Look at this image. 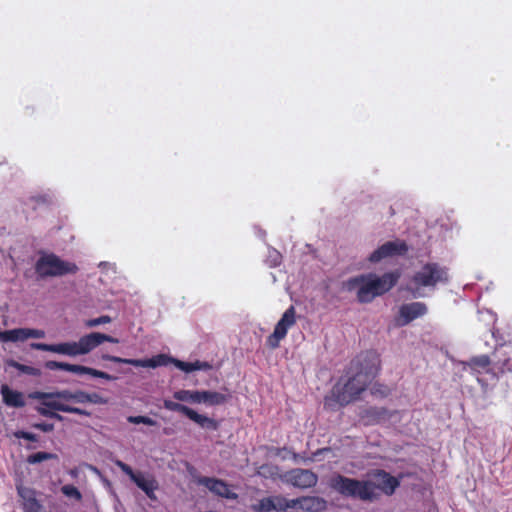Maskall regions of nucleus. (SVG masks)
Masks as SVG:
<instances>
[{"mask_svg":"<svg viewBox=\"0 0 512 512\" xmlns=\"http://www.w3.org/2000/svg\"><path fill=\"white\" fill-rule=\"evenodd\" d=\"M380 360L375 352H366L351 362L345 376L334 385L325 404L334 407L344 406L356 400L367 385L375 378Z\"/></svg>","mask_w":512,"mask_h":512,"instance_id":"nucleus-1","label":"nucleus"},{"mask_svg":"<svg viewBox=\"0 0 512 512\" xmlns=\"http://www.w3.org/2000/svg\"><path fill=\"white\" fill-rule=\"evenodd\" d=\"M104 342L119 343V340L104 333L90 332L82 335L77 341L54 344L31 343L30 347L34 350L47 351L74 359L91 353Z\"/></svg>","mask_w":512,"mask_h":512,"instance_id":"nucleus-2","label":"nucleus"},{"mask_svg":"<svg viewBox=\"0 0 512 512\" xmlns=\"http://www.w3.org/2000/svg\"><path fill=\"white\" fill-rule=\"evenodd\" d=\"M398 273H385L382 276L369 273L350 278L343 282V289L356 292L357 299L362 303L371 302L375 297L389 291L398 280Z\"/></svg>","mask_w":512,"mask_h":512,"instance_id":"nucleus-3","label":"nucleus"},{"mask_svg":"<svg viewBox=\"0 0 512 512\" xmlns=\"http://www.w3.org/2000/svg\"><path fill=\"white\" fill-rule=\"evenodd\" d=\"M449 281L448 269L438 263H426L412 278L411 291L415 297L425 296L424 290L433 291L439 284H447Z\"/></svg>","mask_w":512,"mask_h":512,"instance_id":"nucleus-4","label":"nucleus"},{"mask_svg":"<svg viewBox=\"0 0 512 512\" xmlns=\"http://www.w3.org/2000/svg\"><path fill=\"white\" fill-rule=\"evenodd\" d=\"M330 487L345 497L364 502L373 501V486L366 480H358L337 474L330 479Z\"/></svg>","mask_w":512,"mask_h":512,"instance_id":"nucleus-5","label":"nucleus"},{"mask_svg":"<svg viewBox=\"0 0 512 512\" xmlns=\"http://www.w3.org/2000/svg\"><path fill=\"white\" fill-rule=\"evenodd\" d=\"M103 360L114 362V363H122V364H128L135 367H144V368H157L160 366H166L169 363L174 364L176 368L179 370L190 373L195 371L194 370V363L193 362H184L172 357H169L165 354H159L156 355L150 359H128V358H121L118 356H113L109 354H103L101 356Z\"/></svg>","mask_w":512,"mask_h":512,"instance_id":"nucleus-6","label":"nucleus"},{"mask_svg":"<svg viewBox=\"0 0 512 512\" xmlns=\"http://www.w3.org/2000/svg\"><path fill=\"white\" fill-rule=\"evenodd\" d=\"M35 271L41 278L58 277L74 274L78 271L76 264L60 259L52 253H42L35 264Z\"/></svg>","mask_w":512,"mask_h":512,"instance_id":"nucleus-7","label":"nucleus"},{"mask_svg":"<svg viewBox=\"0 0 512 512\" xmlns=\"http://www.w3.org/2000/svg\"><path fill=\"white\" fill-rule=\"evenodd\" d=\"M366 482H369L373 486V501L378 498L379 491L386 495H392L400 484L397 478L383 470H377L371 474Z\"/></svg>","mask_w":512,"mask_h":512,"instance_id":"nucleus-8","label":"nucleus"},{"mask_svg":"<svg viewBox=\"0 0 512 512\" xmlns=\"http://www.w3.org/2000/svg\"><path fill=\"white\" fill-rule=\"evenodd\" d=\"M295 322V309L291 306L284 312L281 319L276 324L274 332L268 337V345L272 348L278 347L280 341L285 338L289 328H291Z\"/></svg>","mask_w":512,"mask_h":512,"instance_id":"nucleus-9","label":"nucleus"},{"mask_svg":"<svg viewBox=\"0 0 512 512\" xmlns=\"http://www.w3.org/2000/svg\"><path fill=\"white\" fill-rule=\"evenodd\" d=\"M467 368H469L470 371L474 375H476L478 382L483 387H487L488 382L480 377L481 374L489 375V378L492 381H495L497 379L496 374L491 371L490 359L486 355L476 356V357L471 358L467 362H463V369L466 370Z\"/></svg>","mask_w":512,"mask_h":512,"instance_id":"nucleus-10","label":"nucleus"},{"mask_svg":"<svg viewBox=\"0 0 512 512\" xmlns=\"http://www.w3.org/2000/svg\"><path fill=\"white\" fill-rule=\"evenodd\" d=\"M407 250L408 247L404 241H388L381 245L369 256V261L372 263H378L390 257L404 255Z\"/></svg>","mask_w":512,"mask_h":512,"instance_id":"nucleus-11","label":"nucleus"},{"mask_svg":"<svg viewBox=\"0 0 512 512\" xmlns=\"http://www.w3.org/2000/svg\"><path fill=\"white\" fill-rule=\"evenodd\" d=\"M283 479L294 487L301 489L315 486L318 480L316 474L306 469H293L288 471L285 473Z\"/></svg>","mask_w":512,"mask_h":512,"instance_id":"nucleus-12","label":"nucleus"},{"mask_svg":"<svg viewBox=\"0 0 512 512\" xmlns=\"http://www.w3.org/2000/svg\"><path fill=\"white\" fill-rule=\"evenodd\" d=\"M427 306L422 302L403 304L399 308V316L396 319L398 326H405L411 321L425 315Z\"/></svg>","mask_w":512,"mask_h":512,"instance_id":"nucleus-13","label":"nucleus"},{"mask_svg":"<svg viewBox=\"0 0 512 512\" xmlns=\"http://www.w3.org/2000/svg\"><path fill=\"white\" fill-rule=\"evenodd\" d=\"M198 483L200 485L205 486L207 489H209L212 493L227 498V499H236L237 494L232 492L228 485L219 479L215 478H209V477H202L198 480Z\"/></svg>","mask_w":512,"mask_h":512,"instance_id":"nucleus-14","label":"nucleus"},{"mask_svg":"<svg viewBox=\"0 0 512 512\" xmlns=\"http://www.w3.org/2000/svg\"><path fill=\"white\" fill-rule=\"evenodd\" d=\"M295 508L307 512H319L326 507V501L316 496H305L293 499Z\"/></svg>","mask_w":512,"mask_h":512,"instance_id":"nucleus-15","label":"nucleus"},{"mask_svg":"<svg viewBox=\"0 0 512 512\" xmlns=\"http://www.w3.org/2000/svg\"><path fill=\"white\" fill-rule=\"evenodd\" d=\"M18 494L23 502L24 512H43V506L36 499V492L27 487H18Z\"/></svg>","mask_w":512,"mask_h":512,"instance_id":"nucleus-16","label":"nucleus"},{"mask_svg":"<svg viewBox=\"0 0 512 512\" xmlns=\"http://www.w3.org/2000/svg\"><path fill=\"white\" fill-rule=\"evenodd\" d=\"M0 392L5 405L14 408H21L25 406V397L22 392L11 389L7 384L1 385Z\"/></svg>","mask_w":512,"mask_h":512,"instance_id":"nucleus-17","label":"nucleus"},{"mask_svg":"<svg viewBox=\"0 0 512 512\" xmlns=\"http://www.w3.org/2000/svg\"><path fill=\"white\" fill-rule=\"evenodd\" d=\"M30 398L39 401H45V405L52 408L53 411L66 412L69 405L62 402L61 399L57 398L52 392H40L36 391L31 393Z\"/></svg>","mask_w":512,"mask_h":512,"instance_id":"nucleus-18","label":"nucleus"},{"mask_svg":"<svg viewBox=\"0 0 512 512\" xmlns=\"http://www.w3.org/2000/svg\"><path fill=\"white\" fill-rule=\"evenodd\" d=\"M29 339V328H15L11 330L0 331V342L17 343Z\"/></svg>","mask_w":512,"mask_h":512,"instance_id":"nucleus-19","label":"nucleus"},{"mask_svg":"<svg viewBox=\"0 0 512 512\" xmlns=\"http://www.w3.org/2000/svg\"><path fill=\"white\" fill-rule=\"evenodd\" d=\"M228 398V394L222 392L201 390L200 404H205L207 406H217L227 402Z\"/></svg>","mask_w":512,"mask_h":512,"instance_id":"nucleus-20","label":"nucleus"},{"mask_svg":"<svg viewBox=\"0 0 512 512\" xmlns=\"http://www.w3.org/2000/svg\"><path fill=\"white\" fill-rule=\"evenodd\" d=\"M145 494L152 500L156 499L155 489L156 482L151 477H147L144 474L140 473L135 480L133 481Z\"/></svg>","mask_w":512,"mask_h":512,"instance_id":"nucleus-21","label":"nucleus"},{"mask_svg":"<svg viewBox=\"0 0 512 512\" xmlns=\"http://www.w3.org/2000/svg\"><path fill=\"white\" fill-rule=\"evenodd\" d=\"M200 396H201L200 390L181 389V390H177L173 393V398L176 399L177 401L193 403V404H200Z\"/></svg>","mask_w":512,"mask_h":512,"instance_id":"nucleus-22","label":"nucleus"},{"mask_svg":"<svg viewBox=\"0 0 512 512\" xmlns=\"http://www.w3.org/2000/svg\"><path fill=\"white\" fill-rule=\"evenodd\" d=\"M190 420L197 423L202 428H216L215 421L205 415L197 413L195 410L188 407V410L185 414Z\"/></svg>","mask_w":512,"mask_h":512,"instance_id":"nucleus-23","label":"nucleus"},{"mask_svg":"<svg viewBox=\"0 0 512 512\" xmlns=\"http://www.w3.org/2000/svg\"><path fill=\"white\" fill-rule=\"evenodd\" d=\"M79 366L80 365H78V364H71V363L59 362V361H47L45 363V367L48 370H51V371L61 370V371H66V372H70V373H74V374H78Z\"/></svg>","mask_w":512,"mask_h":512,"instance_id":"nucleus-24","label":"nucleus"},{"mask_svg":"<svg viewBox=\"0 0 512 512\" xmlns=\"http://www.w3.org/2000/svg\"><path fill=\"white\" fill-rule=\"evenodd\" d=\"M274 511H287L295 508L293 499H286L282 496H271Z\"/></svg>","mask_w":512,"mask_h":512,"instance_id":"nucleus-25","label":"nucleus"},{"mask_svg":"<svg viewBox=\"0 0 512 512\" xmlns=\"http://www.w3.org/2000/svg\"><path fill=\"white\" fill-rule=\"evenodd\" d=\"M78 375H89V376L96 377V378H102V379H105L108 381L115 379L112 375H110L106 372H103V371H100V370H97V369H94L91 367L83 366V365L79 366Z\"/></svg>","mask_w":512,"mask_h":512,"instance_id":"nucleus-26","label":"nucleus"},{"mask_svg":"<svg viewBox=\"0 0 512 512\" xmlns=\"http://www.w3.org/2000/svg\"><path fill=\"white\" fill-rule=\"evenodd\" d=\"M57 455L49 452H37L34 454H31L27 458V462L29 464H37L42 461L51 460V459H57Z\"/></svg>","mask_w":512,"mask_h":512,"instance_id":"nucleus-27","label":"nucleus"},{"mask_svg":"<svg viewBox=\"0 0 512 512\" xmlns=\"http://www.w3.org/2000/svg\"><path fill=\"white\" fill-rule=\"evenodd\" d=\"M163 406H164L165 409H167L169 411L179 412V413H182L183 415H185L187 410H188V406L183 405V404L178 403V402H174V401L169 400V399H165L163 401Z\"/></svg>","mask_w":512,"mask_h":512,"instance_id":"nucleus-28","label":"nucleus"},{"mask_svg":"<svg viewBox=\"0 0 512 512\" xmlns=\"http://www.w3.org/2000/svg\"><path fill=\"white\" fill-rule=\"evenodd\" d=\"M61 492L70 499H74L76 501H81L82 494L81 492L73 485H63L61 487Z\"/></svg>","mask_w":512,"mask_h":512,"instance_id":"nucleus-29","label":"nucleus"},{"mask_svg":"<svg viewBox=\"0 0 512 512\" xmlns=\"http://www.w3.org/2000/svg\"><path fill=\"white\" fill-rule=\"evenodd\" d=\"M112 321L111 317L108 315H102L100 317L89 319L85 321V327L87 328H94L100 325H104L107 323H110Z\"/></svg>","mask_w":512,"mask_h":512,"instance_id":"nucleus-30","label":"nucleus"},{"mask_svg":"<svg viewBox=\"0 0 512 512\" xmlns=\"http://www.w3.org/2000/svg\"><path fill=\"white\" fill-rule=\"evenodd\" d=\"M257 512H270L273 510V501L271 497L261 499L258 504L254 507Z\"/></svg>","mask_w":512,"mask_h":512,"instance_id":"nucleus-31","label":"nucleus"},{"mask_svg":"<svg viewBox=\"0 0 512 512\" xmlns=\"http://www.w3.org/2000/svg\"><path fill=\"white\" fill-rule=\"evenodd\" d=\"M127 420L132 424H145L148 426H155L157 424L154 419L147 416H129Z\"/></svg>","mask_w":512,"mask_h":512,"instance_id":"nucleus-32","label":"nucleus"},{"mask_svg":"<svg viewBox=\"0 0 512 512\" xmlns=\"http://www.w3.org/2000/svg\"><path fill=\"white\" fill-rule=\"evenodd\" d=\"M115 465L118 468H120L123 473H125L127 476H129V478L132 481H134L135 478L140 474V473H135L129 465H127L126 463L122 462L121 460H116L115 461Z\"/></svg>","mask_w":512,"mask_h":512,"instance_id":"nucleus-33","label":"nucleus"},{"mask_svg":"<svg viewBox=\"0 0 512 512\" xmlns=\"http://www.w3.org/2000/svg\"><path fill=\"white\" fill-rule=\"evenodd\" d=\"M12 366L15 367L17 370H19L20 372L28 374V375L36 376L39 374V370L32 366L19 364L16 362H13Z\"/></svg>","mask_w":512,"mask_h":512,"instance_id":"nucleus-34","label":"nucleus"},{"mask_svg":"<svg viewBox=\"0 0 512 512\" xmlns=\"http://www.w3.org/2000/svg\"><path fill=\"white\" fill-rule=\"evenodd\" d=\"M280 260H281V255L278 251H276V250L269 251V254L267 257V262L271 267H275V266L279 265Z\"/></svg>","mask_w":512,"mask_h":512,"instance_id":"nucleus-35","label":"nucleus"},{"mask_svg":"<svg viewBox=\"0 0 512 512\" xmlns=\"http://www.w3.org/2000/svg\"><path fill=\"white\" fill-rule=\"evenodd\" d=\"M35 410L44 417H50L53 412L52 408L45 405V401H40V404L35 407Z\"/></svg>","mask_w":512,"mask_h":512,"instance_id":"nucleus-36","label":"nucleus"},{"mask_svg":"<svg viewBox=\"0 0 512 512\" xmlns=\"http://www.w3.org/2000/svg\"><path fill=\"white\" fill-rule=\"evenodd\" d=\"M57 398L63 401H73V391L70 390H61L52 392Z\"/></svg>","mask_w":512,"mask_h":512,"instance_id":"nucleus-37","label":"nucleus"},{"mask_svg":"<svg viewBox=\"0 0 512 512\" xmlns=\"http://www.w3.org/2000/svg\"><path fill=\"white\" fill-rule=\"evenodd\" d=\"M87 392L77 390L73 392V402L76 403H87Z\"/></svg>","mask_w":512,"mask_h":512,"instance_id":"nucleus-38","label":"nucleus"},{"mask_svg":"<svg viewBox=\"0 0 512 512\" xmlns=\"http://www.w3.org/2000/svg\"><path fill=\"white\" fill-rule=\"evenodd\" d=\"M107 401L97 393H88L87 403L105 404Z\"/></svg>","mask_w":512,"mask_h":512,"instance_id":"nucleus-39","label":"nucleus"},{"mask_svg":"<svg viewBox=\"0 0 512 512\" xmlns=\"http://www.w3.org/2000/svg\"><path fill=\"white\" fill-rule=\"evenodd\" d=\"M46 333L42 329L29 328V339H43Z\"/></svg>","mask_w":512,"mask_h":512,"instance_id":"nucleus-40","label":"nucleus"},{"mask_svg":"<svg viewBox=\"0 0 512 512\" xmlns=\"http://www.w3.org/2000/svg\"><path fill=\"white\" fill-rule=\"evenodd\" d=\"M15 436L19 439H25L33 442L37 441V436L35 434L26 431H18L15 433Z\"/></svg>","mask_w":512,"mask_h":512,"instance_id":"nucleus-41","label":"nucleus"},{"mask_svg":"<svg viewBox=\"0 0 512 512\" xmlns=\"http://www.w3.org/2000/svg\"><path fill=\"white\" fill-rule=\"evenodd\" d=\"M193 363H194V370H195V371H198V370L206 371V370L211 369V367H212V366H211L208 362H206V361H199V360H197V361H195V362H193Z\"/></svg>","mask_w":512,"mask_h":512,"instance_id":"nucleus-42","label":"nucleus"},{"mask_svg":"<svg viewBox=\"0 0 512 512\" xmlns=\"http://www.w3.org/2000/svg\"><path fill=\"white\" fill-rule=\"evenodd\" d=\"M33 426L43 432H51L54 429V425L51 423H36Z\"/></svg>","mask_w":512,"mask_h":512,"instance_id":"nucleus-43","label":"nucleus"},{"mask_svg":"<svg viewBox=\"0 0 512 512\" xmlns=\"http://www.w3.org/2000/svg\"><path fill=\"white\" fill-rule=\"evenodd\" d=\"M500 369L502 372L512 371V357H508L507 359H504L500 364Z\"/></svg>","mask_w":512,"mask_h":512,"instance_id":"nucleus-44","label":"nucleus"},{"mask_svg":"<svg viewBox=\"0 0 512 512\" xmlns=\"http://www.w3.org/2000/svg\"><path fill=\"white\" fill-rule=\"evenodd\" d=\"M66 413H73V414H78V415H84V416H88L89 413L81 408H78V407H73V406H68L67 409H66Z\"/></svg>","mask_w":512,"mask_h":512,"instance_id":"nucleus-45","label":"nucleus"},{"mask_svg":"<svg viewBox=\"0 0 512 512\" xmlns=\"http://www.w3.org/2000/svg\"><path fill=\"white\" fill-rule=\"evenodd\" d=\"M49 418L57 419L59 421H61L63 419V417L60 414H58L56 411H53Z\"/></svg>","mask_w":512,"mask_h":512,"instance_id":"nucleus-46","label":"nucleus"},{"mask_svg":"<svg viewBox=\"0 0 512 512\" xmlns=\"http://www.w3.org/2000/svg\"><path fill=\"white\" fill-rule=\"evenodd\" d=\"M69 474L72 476V477H77L78 475V470L77 469H71L69 471Z\"/></svg>","mask_w":512,"mask_h":512,"instance_id":"nucleus-47","label":"nucleus"},{"mask_svg":"<svg viewBox=\"0 0 512 512\" xmlns=\"http://www.w3.org/2000/svg\"><path fill=\"white\" fill-rule=\"evenodd\" d=\"M100 266H101V267H106V266H110V267H112V265H111V264H109V263H100Z\"/></svg>","mask_w":512,"mask_h":512,"instance_id":"nucleus-48","label":"nucleus"},{"mask_svg":"<svg viewBox=\"0 0 512 512\" xmlns=\"http://www.w3.org/2000/svg\"><path fill=\"white\" fill-rule=\"evenodd\" d=\"M89 468H90L91 470L95 471V472H98L97 468H95V467H93V466H91V465H89Z\"/></svg>","mask_w":512,"mask_h":512,"instance_id":"nucleus-49","label":"nucleus"}]
</instances>
